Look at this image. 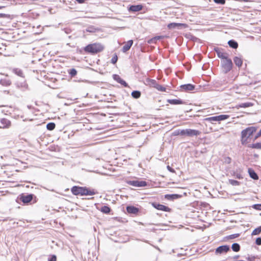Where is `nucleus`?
<instances>
[{
	"instance_id": "obj_18",
	"label": "nucleus",
	"mask_w": 261,
	"mask_h": 261,
	"mask_svg": "<svg viewBox=\"0 0 261 261\" xmlns=\"http://www.w3.org/2000/svg\"><path fill=\"white\" fill-rule=\"evenodd\" d=\"M181 197V195L177 194H166L165 195V199L168 200H173Z\"/></svg>"
},
{
	"instance_id": "obj_2",
	"label": "nucleus",
	"mask_w": 261,
	"mask_h": 261,
	"mask_svg": "<svg viewBox=\"0 0 261 261\" xmlns=\"http://www.w3.org/2000/svg\"><path fill=\"white\" fill-rule=\"evenodd\" d=\"M257 128L254 126H249L243 129L241 132V144L246 145L249 142V140L253 134L256 131Z\"/></svg>"
},
{
	"instance_id": "obj_53",
	"label": "nucleus",
	"mask_w": 261,
	"mask_h": 261,
	"mask_svg": "<svg viewBox=\"0 0 261 261\" xmlns=\"http://www.w3.org/2000/svg\"><path fill=\"white\" fill-rule=\"evenodd\" d=\"M75 1L79 4H83L85 2L86 0H75Z\"/></svg>"
},
{
	"instance_id": "obj_27",
	"label": "nucleus",
	"mask_w": 261,
	"mask_h": 261,
	"mask_svg": "<svg viewBox=\"0 0 261 261\" xmlns=\"http://www.w3.org/2000/svg\"><path fill=\"white\" fill-rule=\"evenodd\" d=\"M111 208L108 205H103L100 209V211L102 213L106 214H109L111 212Z\"/></svg>"
},
{
	"instance_id": "obj_20",
	"label": "nucleus",
	"mask_w": 261,
	"mask_h": 261,
	"mask_svg": "<svg viewBox=\"0 0 261 261\" xmlns=\"http://www.w3.org/2000/svg\"><path fill=\"white\" fill-rule=\"evenodd\" d=\"M133 40H128L126 44L123 46L122 51L123 53H126L128 50H129L132 47V46L133 44Z\"/></svg>"
},
{
	"instance_id": "obj_40",
	"label": "nucleus",
	"mask_w": 261,
	"mask_h": 261,
	"mask_svg": "<svg viewBox=\"0 0 261 261\" xmlns=\"http://www.w3.org/2000/svg\"><path fill=\"white\" fill-rule=\"evenodd\" d=\"M118 60V57L116 54H115L113 57L112 58L111 62L112 64H115L116 63Z\"/></svg>"
},
{
	"instance_id": "obj_12",
	"label": "nucleus",
	"mask_w": 261,
	"mask_h": 261,
	"mask_svg": "<svg viewBox=\"0 0 261 261\" xmlns=\"http://www.w3.org/2000/svg\"><path fill=\"white\" fill-rule=\"evenodd\" d=\"M113 79L116 81L117 83L120 84L124 87H128V84L123 79H122L120 76L116 74H114L113 75Z\"/></svg>"
},
{
	"instance_id": "obj_52",
	"label": "nucleus",
	"mask_w": 261,
	"mask_h": 261,
	"mask_svg": "<svg viewBox=\"0 0 261 261\" xmlns=\"http://www.w3.org/2000/svg\"><path fill=\"white\" fill-rule=\"evenodd\" d=\"M231 161V159L230 157H227L226 159H225V162L228 164L230 163Z\"/></svg>"
},
{
	"instance_id": "obj_1",
	"label": "nucleus",
	"mask_w": 261,
	"mask_h": 261,
	"mask_svg": "<svg viewBox=\"0 0 261 261\" xmlns=\"http://www.w3.org/2000/svg\"><path fill=\"white\" fill-rule=\"evenodd\" d=\"M71 191L73 195L77 196H87V195H94L97 192L93 189H90L86 187H80L74 186L71 189Z\"/></svg>"
},
{
	"instance_id": "obj_32",
	"label": "nucleus",
	"mask_w": 261,
	"mask_h": 261,
	"mask_svg": "<svg viewBox=\"0 0 261 261\" xmlns=\"http://www.w3.org/2000/svg\"><path fill=\"white\" fill-rule=\"evenodd\" d=\"M231 249L234 252H239L240 250V246L238 243H233L231 246Z\"/></svg>"
},
{
	"instance_id": "obj_31",
	"label": "nucleus",
	"mask_w": 261,
	"mask_h": 261,
	"mask_svg": "<svg viewBox=\"0 0 261 261\" xmlns=\"http://www.w3.org/2000/svg\"><path fill=\"white\" fill-rule=\"evenodd\" d=\"M163 38V36H156L149 39L148 41V43H156V40H160Z\"/></svg>"
},
{
	"instance_id": "obj_26",
	"label": "nucleus",
	"mask_w": 261,
	"mask_h": 261,
	"mask_svg": "<svg viewBox=\"0 0 261 261\" xmlns=\"http://www.w3.org/2000/svg\"><path fill=\"white\" fill-rule=\"evenodd\" d=\"M0 84L3 86H9L11 84V81L8 79H1Z\"/></svg>"
},
{
	"instance_id": "obj_46",
	"label": "nucleus",
	"mask_w": 261,
	"mask_h": 261,
	"mask_svg": "<svg viewBox=\"0 0 261 261\" xmlns=\"http://www.w3.org/2000/svg\"><path fill=\"white\" fill-rule=\"evenodd\" d=\"M96 30V29L95 28H94L93 27H88L86 30L87 32L93 33V32H95Z\"/></svg>"
},
{
	"instance_id": "obj_38",
	"label": "nucleus",
	"mask_w": 261,
	"mask_h": 261,
	"mask_svg": "<svg viewBox=\"0 0 261 261\" xmlns=\"http://www.w3.org/2000/svg\"><path fill=\"white\" fill-rule=\"evenodd\" d=\"M228 181L229 183L232 186H239L240 184V181L234 179H229Z\"/></svg>"
},
{
	"instance_id": "obj_3",
	"label": "nucleus",
	"mask_w": 261,
	"mask_h": 261,
	"mask_svg": "<svg viewBox=\"0 0 261 261\" xmlns=\"http://www.w3.org/2000/svg\"><path fill=\"white\" fill-rule=\"evenodd\" d=\"M103 49V47L99 43L89 44L86 46L84 50L85 52L92 55L97 54Z\"/></svg>"
},
{
	"instance_id": "obj_6",
	"label": "nucleus",
	"mask_w": 261,
	"mask_h": 261,
	"mask_svg": "<svg viewBox=\"0 0 261 261\" xmlns=\"http://www.w3.org/2000/svg\"><path fill=\"white\" fill-rule=\"evenodd\" d=\"M229 117L228 115L222 114L218 116L207 117L205 118V120L212 122V121H221L226 120Z\"/></svg>"
},
{
	"instance_id": "obj_54",
	"label": "nucleus",
	"mask_w": 261,
	"mask_h": 261,
	"mask_svg": "<svg viewBox=\"0 0 261 261\" xmlns=\"http://www.w3.org/2000/svg\"><path fill=\"white\" fill-rule=\"evenodd\" d=\"M239 257H240V256L239 255H236L233 256L232 258L234 259H238Z\"/></svg>"
},
{
	"instance_id": "obj_21",
	"label": "nucleus",
	"mask_w": 261,
	"mask_h": 261,
	"mask_svg": "<svg viewBox=\"0 0 261 261\" xmlns=\"http://www.w3.org/2000/svg\"><path fill=\"white\" fill-rule=\"evenodd\" d=\"M248 172L250 177L254 180H257L258 179V176L254 170L250 168L248 169Z\"/></svg>"
},
{
	"instance_id": "obj_7",
	"label": "nucleus",
	"mask_w": 261,
	"mask_h": 261,
	"mask_svg": "<svg viewBox=\"0 0 261 261\" xmlns=\"http://www.w3.org/2000/svg\"><path fill=\"white\" fill-rule=\"evenodd\" d=\"M35 195L33 194H21L19 196V199L24 203L28 204L33 199Z\"/></svg>"
},
{
	"instance_id": "obj_42",
	"label": "nucleus",
	"mask_w": 261,
	"mask_h": 261,
	"mask_svg": "<svg viewBox=\"0 0 261 261\" xmlns=\"http://www.w3.org/2000/svg\"><path fill=\"white\" fill-rule=\"evenodd\" d=\"M239 236H240L239 233H234V234H232L228 236L227 237V238L229 239H233L239 237Z\"/></svg>"
},
{
	"instance_id": "obj_44",
	"label": "nucleus",
	"mask_w": 261,
	"mask_h": 261,
	"mask_svg": "<svg viewBox=\"0 0 261 261\" xmlns=\"http://www.w3.org/2000/svg\"><path fill=\"white\" fill-rule=\"evenodd\" d=\"M0 18H6L10 19L11 18V16L10 14L0 13Z\"/></svg>"
},
{
	"instance_id": "obj_23",
	"label": "nucleus",
	"mask_w": 261,
	"mask_h": 261,
	"mask_svg": "<svg viewBox=\"0 0 261 261\" xmlns=\"http://www.w3.org/2000/svg\"><path fill=\"white\" fill-rule=\"evenodd\" d=\"M233 62L238 67H241L243 64L242 59L238 57H234L233 58Z\"/></svg>"
},
{
	"instance_id": "obj_41",
	"label": "nucleus",
	"mask_w": 261,
	"mask_h": 261,
	"mask_svg": "<svg viewBox=\"0 0 261 261\" xmlns=\"http://www.w3.org/2000/svg\"><path fill=\"white\" fill-rule=\"evenodd\" d=\"M233 176L239 179H242L243 178L242 175L240 173H238L237 172H233Z\"/></svg>"
},
{
	"instance_id": "obj_45",
	"label": "nucleus",
	"mask_w": 261,
	"mask_h": 261,
	"mask_svg": "<svg viewBox=\"0 0 261 261\" xmlns=\"http://www.w3.org/2000/svg\"><path fill=\"white\" fill-rule=\"evenodd\" d=\"M214 3L219 5H224L225 4V0H213Z\"/></svg>"
},
{
	"instance_id": "obj_33",
	"label": "nucleus",
	"mask_w": 261,
	"mask_h": 261,
	"mask_svg": "<svg viewBox=\"0 0 261 261\" xmlns=\"http://www.w3.org/2000/svg\"><path fill=\"white\" fill-rule=\"evenodd\" d=\"M13 72L16 74V75L20 76V77H23V73L20 69L19 68H14L13 69Z\"/></svg>"
},
{
	"instance_id": "obj_29",
	"label": "nucleus",
	"mask_w": 261,
	"mask_h": 261,
	"mask_svg": "<svg viewBox=\"0 0 261 261\" xmlns=\"http://www.w3.org/2000/svg\"><path fill=\"white\" fill-rule=\"evenodd\" d=\"M141 95V93L140 91L138 90H134L132 92L131 95L135 99H138L140 97Z\"/></svg>"
},
{
	"instance_id": "obj_11",
	"label": "nucleus",
	"mask_w": 261,
	"mask_h": 261,
	"mask_svg": "<svg viewBox=\"0 0 261 261\" xmlns=\"http://www.w3.org/2000/svg\"><path fill=\"white\" fill-rule=\"evenodd\" d=\"M229 250H230V247L229 245H221L216 248L215 253L217 254H221L223 253H226Z\"/></svg>"
},
{
	"instance_id": "obj_51",
	"label": "nucleus",
	"mask_w": 261,
	"mask_h": 261,
	"mask_svg": "<svg viewBox=\"0 0 261 261\" xmlns=\"http://www.w3.org/2000/svg\"><path fill=\"white\" fill-rule=\"evenodd\" d=\"M255 256H249L246 258V259L249 261H254L255 260Z\"/></svg>"
},
{
	"instance_id": "obj_39",
	"label": "nucleus",
	"mask_w": 261,
	"mask_h": 261,
	"mask_svg": "<svg viewBox=\"0 0 261 261\" xmlns=\"http://www.w3.org/2000/svg\"><path fill=\"white\" fill-rule=\"evenodd\" d=\"M155 89H156L162 92H164L166 91V88L163 87L162 85L158 84L157 86L156 87Z\"/></svg>"
},
{
	"instance_id": "obj_34",
	"label": "nucleus",
	"mask_w": 261,
	"mask_h": 261,
	"mask_svg": "<svg viewBox=\"0 0 261 261\" xmlns=\"http://www.w3.org/2000/svg\"><path fill=\"white\" fill-rule=\"evenodd\" d=\"M56 124L54 122H49L46 124V128L48 130H53L55 129Z\"/></svg>"
},
{
	"instance_id": "obj_50",
	"label": "nucleus",
	"mask_w": 261,
	"mask_h": 261,
	"mask_svg": "<svg viewBox=\"0 0 261 261\" xmlns=\"http://www.w3.org/2000/svg\"><path fill=\"white\" fill-rule=\"evenodd\" d=\"M260 136H261V129L259 130V132L255 136L254 140L257 139L258 138H259Z\"/></svg>"
},
{
	"instance_id": "obj_19",
	"label": "nucleus",
	"mask_w": 261,
	"mask_h": 261,
	"mask_svg": "<svg viewBox=\"0 0 261 261\" xmlns=\"http://www.w3.org/2000/svg\"><path fill=\"white\" fill-rule=\"evenodd\" d=\"M167 102L171 105H178L184 104L185 102L180 99H167Z\"/></svg>"
},
{
	"instance_id": "obj_16",
	"label": "nucleus",
	"mask_w": 261,
	"mask_h": 261,
	"mask_svg": "<svg viewBox=\"0 0 261 261\" xmlns=\"http://www.w3.org/2000/svg\"><path fill=\"white\" fill-rule=\"evenodd\" d=\"M180 87L181 89L184 90L185 91H193L195 89V86L192 84L181 85Z\"/></svg>"
},
{
	"instance_id": "obj_48",
	"label": "nucleus",
	"mask_w": 261,
	"mask_h": 261,
	"mask_svg": "<svg viewBox=\"0 0 261 261\" xmlns=\"http://www.w3.org/2000/svg\"><path fill=\"white\" fill-rule=\"evenodd\" d=\"M255 244L257 245H261V237H258L255 240Z\"/></svg>"
},
{
	"instance_id": "obj_28",
	"label": "nucleus",
	"mask_w": 261,
	"mask_h": 261,
	"mask_svg": "<svg viewBox=\"0 0 261 261\" xmlns=\"http://www.w3.org/2000/svg\"><path fill=\"white\" fill-rule=\"evenodd\" d=\"M247 147L248 148H255V149H261V142H257L251 144H248Z\"/></svg>"
},
{
	"instance_id": "obj_24",
	"label": "nucleus",
	"mask_w": 261,
	"mask_h": 261,
	"mask_svg": "<svg viewBox=\"0 0 261 261\" xmlns=\"http://www.w3.org/2000/svg\"><path fill=\"white\" fill-rule=\"evenodd\" d=\"M228 44L229 47L233 49H237L238 47V42L233 39L230 40L228 41Z\"/></svg>"
},
{
	"instance_id": "obj_13",
	"label": "nucleus",
	"mask_w": 261,
	"mask_h": 261,
	"mask_svg": "<svg viewBox=\"0 0 261 261\" xmlns=\"http://www.w3.org/2000/svg\"><path fill=\"white\" fill-rule=\"evenodd\" d=\"M143 9L142 5H132L128 7L127 9L129 12H139Z\"/></svg>"
},
{
	"instance_id": "obj_47",
	"label": "nucleus",
	"mask_w": 261,
	"mask_h": 261,
	"mask_svg": "<svg viewBox=\"0 0 261 261\" xmlns=\"http://www.w3.org/2000/svg\"><path fill=\"white\" fill-rule=\"evenodd\" d=\"M48 261H57V257L55 255H52L48 259Z\"/></svg>"
},
{
	"instance_id": "obj_30",
	"label": "nucleus",
	"mask_w": 261,
	"mask_h": 261,
	"mask_svg": "<svg viewBox=\"0 0 261 261\" xmlns=\"http://www.w3.org/2000/svg\"><path fill=\"white\" fill-rule=\"evenodd\" d=\"M178 135L184 136V130L183 129H176L173 131L172 133V136H177Z\"/></svg>"
},
{
	"instance_id": "obj_22",
	"label": "nucleus",
	"mask_w": 261,
	"mask_h": 261,
	"mask_svg": "<svg viewBox=\"0 0 261 261\" xmlns=\"http://www.w3.org/2000/svg\"><path fill=\"white\" fill-rule=\"evenodd\" d=\"M214 50L218 58L223 59V60L228 58L227 56L225 54L221 52L219 48H215Z\"/></svg>"
},
{
	"instance_id": "obj_37",
	"label": "nucleus",
	"mask_w": 261,
	"mask_h": 261,
	"mask_svg": "<svg viewBox=\"0 0 261 261\" xmlns=\"http://www.w3.org/2000/svg\"><path fill=\"white\" fill-rule=\"evenodd\" d=\"M17 87L18 88H27L28 85L25 82L22 83H17L16 84Z\"/></svg>"
},
{
	"instance_id": "obj_17",
	"label": "nucleus",
	"mask_w": 261,
	"mask_h": 261,
	"mask_svg": "<svg viewBox=\"0 0 261 261\" xmlns=\"http://www.w3.org/2000/svg\"><path fill=\"white\" fill-rule=\"evenodd\" d=\"M145 84L148 86H149L150 87H153L154 88H156L157 86L158 83H157L156 81L155 80L153 79H150L149 78H147L145 82Z\"/></svg>"
},
{
	"instance_id": "obj_9",
	"label": "nucleus",
	"mask_w": 261,
	"mask_h": 261,
	"mask_svg": "<svg viewBox=\"0 0 261 261\" xmlns=\"http://www.w3.org/2000/svg\"><path fill=\"white\" fill-rule=\"evenodd\" d=\"M184 130V136L190 137L199 136L201 132L198 130L187 128Z\"/></svg>"
},
{
	"instance_id": "obj_14",
	"label": "nucleus",
	"mask_w": 261,
	"mask_h": 261,
	"mask_svg": "<svg viewBox=\"0 0 261 261\" xmlns=\"http://www.w3.org/2000/svg\"><path fill=\"white\" fill-rule=\"evenodd\" d=\"M11 125V121L6 118L0 119V128H7Z\"/></svg>"
},
{
	"instance_id": "obj_10",
	"label": "nucleus",
	"mask_w": 261,
	"mask_h": 261,
	"mask_svg": "<svg viewBox=\"0 0 261 261\" xmlns=\"http://www.w3.org/2000/svg\"><path fill=\"white\" fill-rule=\"evenodd\" d=\"M186 28L187 24L182 23L171 22L167 25V28L170 30H173L175 29H181L182 27Z\"/></svg>"
},
{
	"instance_id": "obj_43",
	"label": "nucleus",
	"mask_w": 261,
	"mask_h": 261,
	"mask_svg": "<svg viewBox=\"0 0 261 261\" xmlns=\"http://www.w3.org/2000/svg\"><path fill=\"white\" fill-rule=\"evenodd\" d=\"M252 207L256 210L261 211V204H254Z\"/></svg>"
},
{
	"instance_id": "obj_49",
	"label": "nucleus",
	"mask_w": 261,
	"mask_h": 261,
	"mask_svg": "<svg viewBox=\"0 0 261 261\" xmlns=\"http://www.w3.org/2000/svg\"><path fill=\"white\" fill-rule=\"evenodd\" d=\"M167 168L168 170L169 171H170V172H172V173H175V170L173 168H172V167H171L169 165H168L167 166Z\"/></svg>"
},
{
	"instance_id": "obj_55",
	"label": "nucleus",
	"mask_w": 261,
	"mask_h": 261,
	"mask_svg": "<svg viewBox=\"0 0 261 261\" xmlns=\"http://www.w3.org/2000/svg\"><path fill=\"white\" fill-rule=\"evenodd\" d=\"M241 2H250V0H241Z\"/></svg>"
},
{
	"instance_id": "obj_36",
	"label": "nucleus",
	"mask_w": 261,
	"mask_h": 261,
	"mask_svg": "<svg viewBox=\"0 0 261 261\" xmlns=\"http://www.w3.org/2000/svg\"><path fill=\"white\" fill-rule=\"evenodd\" d=\"M261 232V226L255 228L252 232L251 235H258Z\"/></svg>"
},
{
	"instance_id": "obj_35",
	"label": "nucleus",
	"mask_w": 261,
	"mask_h": 261,
	"mask_svg": "<svg viewBox=\"0 0 261 261\" xmlns=\"http://www.w3.org/2000/svg\"><path fill=\"white\" fill-rule=\"evenodd\" d=\"M68 72L71 77H74L77 74V70L75 68H71L68 70Z\"/></svg>"
},
{
	"instance_id": "obj_4",
	"label": "nucleus",
	"mask_w": 261,
	"mask_h": 261,
	"mask_svg": "<svg viewBox=\"0 0 261 261\" xmlns=\"http://www.w3.org/2000/svg\"><path fill=\"white\" fill-rule=\"evenodd\" d=\"M221 66L223 71L225 73H227L231 70L233 63L230 59L227 58L221 61Z\"/></svg>"
},
{
	"instance_id": "obj_15",
	"label": "nucleus",
	"mask_w": 261,
	"mask_h": 261,
	"mask_svg": "<svg viewBox=\"0 0 261 261\" xmlns=\"http://www.w3.org/2000/svg\"><path fill=\"white\" fill-rule=\"evenodd\" d=\"M126 210L128 214L136 215L139 212V209L133 205H128L126 207Z\"/></svg>"
},
{
	"instance_id": "obj_25",
	"label": "nucleus",
	"mask_w": 261,
	"mask_h": 261,
	"mask_svg": "<svg viewBox=\"0 0 261 261\" xmlns=\"http://www.w3.org/2000/svg\"><path fill=\"white\" fill-rule=\"evenodd\" d=\"M253 106V103L249 102L242 103L236 106V108L239 109L240 108H248Z\"/></svg>"
},
{
	"instance_id": "obj_56",
	"label": "nucleus",
	"mask_w": 261,
	"mask_h": 261,
	"mask_svg": "<svg viewBox=\"0 0 261 261\" xmlns=\"http://www.w3.org/2000/svg\"><path fill=\"white\" fill-rule=\"evenodd\" d=\"M4 8H5V6H0V9H3Z\"/></svg>"
},
{
	"instance_id": "obj_8",
	"label": "nucleus",
	"mask_w": 261,
	"mask_h": 261,
	"mask_svg": "<svg viewBox=\"0 0 261 261\" xmlns=\"http://www.w3.org/2000/svg\"><path fill=\"white\" fill-rule=\"evenodd\" d=\"M151 205L158 210L162 211L164 212H170L171 209L167 206L161 204L156 202H153L151 203Z\"/></svg>"
},
{
	"instance_id": "obj_5",
	"label": "nucleus",
	"mask_w": 261,
	"mask_h": 261,
	"mask_svg": "<svg viewBox=\"0 0 261 261\" xmlns=\"http://www.w3.org/2000/svg\"><path fill=\"white\" fill-rule=\"evenodd\" d=\"M126 182L127 184L135 187H144L147 185V182L144 180H126Z\"/></svg>"
}]
</instances>
